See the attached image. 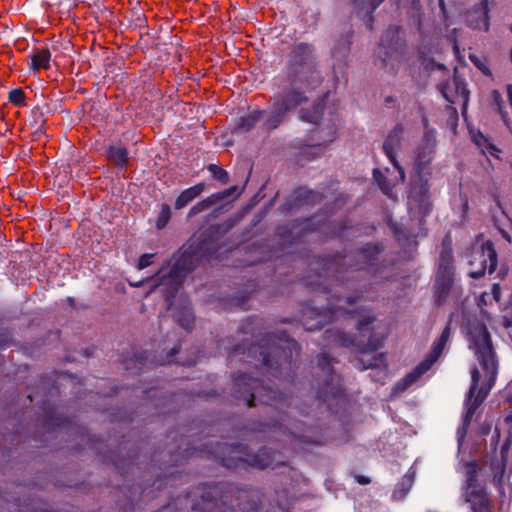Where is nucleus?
<instances>
[{"mask_svg":"<svg viewBox=\"0 0 512 512\" xmlns=\"http://www.w3.org/2000/svg\"><path fill=\"white\" fill-rule=\"evenodd\" d=\"M33 121L31 125L35 127L34 135L40 136L45 133L44 125L46 123V118L40 107H36L32 110Z\"/></svg>","mask_w":512,"mask_h":512,"instance_id":"nucleus-17","label":"nucleus"},{"mask_svg":"<svg viewBox=\"0 0 512 512\" xmlns=\"http://www.w3.org/2000/svg\"><path fill=\"white\" fill-rule=\"evenodd\" d=\"M477 358L488 376L485 386L478 389L480 373L476 367L471 371L472 384L468 393L466 403V414L464 423L468 425L482 402L488 396L490 390L495 384L497 376V361L492 350V343L489 332L485 327L480 329L479 335L474 340Z\"/></svg>","mask_w":512,"mask_h":512,"instance_id":"nucleus-1","label":"nucleus"},{"mask_svg":"<svg viewBox=\"0 0 512 512\" xmlns=\"http://www.w3.org/2000/svg\"><path fill=\"white\" fill-rule=\"evenodd\" d=\"M374 180L378 183L380 189L386 195H391L392 187L386 182L385 176L382 174L380 169L373 170Z\"/></svg>","mask_w":512,"mask_h":512,"instance_id":"nucleus-21","label":"nucleus"},{"mask_svg":"<svg viewBox=\"0 0 512 512\" xmlns=\"http://www.w3.org/2000/svg\"><path fill=\"white\" fill-rule=\"evenodd\" d=\"M505 420H506V422H507V423H512V412H511V413H509V414L506 416V419H505Z\"/></svg>","mask_w":512,"mask_h":512,"instance_id":"nucleus-37","label":"nucleus"},{"mask_svg":"<svg viewBox=\"0 0 512 512\" xmlns=\"http://www.w3.org/2000/svg\"><path fill=\"white\" fill-rule=\"evenodd\" d=\"M488 0H482L473 10L469 11L466 20L473 29L487 31L489 29Z\"/></svg>","mask_w":512,"mask_h":512,"instance_id":"nucleus-9","label":"nucleus"},{"mask_svg":"<svg viewBox=\"0 0 512 512\" xmlns=\"http://www.w3.org/2000/svg\"><path fill=\"white\" fill-rule=\"evenodd\" d=\"M68 302L72 305V304L74 303V298L69 297V298H68Z\"/></svg>","mask_w":512,"mask_h":512,"instance_id":"nucleus-40","label":"nucleus"},{"mask_svg":"<svg viewBox=\"0 0 512 512\" xmlns=\"http://www.w3.org/2000/svg\"><path fill=\"white\" fill-rule=\"evenodd\" d=\"M264 111H254L251 114L247 115L246 117L241 118L238 129L248 131L254 125L260 120V118L263 116Z\"/></svg>","mask_w":512,"mask_h":512,"instance_id":"nucleus-18","label":"nucleus"},{"mask_svg":"<svg viewBox=\"0 0 512 512\" xmlns=\"http://www.w3.org/2000/svg\"><path fill=\"white\" fill-rule=\"evenodd\" d=\"M454 85L456 87V96L450 95L448 92V86L444 85L441 87V93L443 97L449 102V103H455L457 100L456 98H461L464 102V104H467L469 91L466 89L465 85L461 82H458L454 80Z\"/></svg>","mask_w":512,"mask_h":512,"instance_id":"nucleus-15","label":"nucleus"},{"mask_svg":"<svg viewBox=\"0 0 512 512\" xmlns=\"http://www.w3.org/2000/svg\"><path fill=\"white\" fill-rule=\"evenodd\" d=\"M493 98L498 104L499 111L502 113V106H501V95L498 91H493Z\"/></svg>","mask_w":512,"mask_h":512,"instance_id":"nucleus-29","label":"nucleus"},{"mask_svg":"<svg viewBox=\"0 0 512 512\" xmlns=\"http://www.w3.org/2000/svg\"><path fill=\"white\" fill-rule=\"evenodd\" d=\"M106 155L109 163L117 170V175H122L125 179V173L128 168V137L125 133L118 140H112L106 148Z\"/></svg>","mask_w":512,"mask_h":512,"instance_id":"nucleus-6","label":"nucleus"},{"mask_svg":"<svg viewBox=\"0 0 512 512\" xmlns=\"http://www.w3.org/2000/svg\"><path fill=\"white\" fill-rule=\"evenodd\" d=\"M112 193L121 200H124L127 197L128 191L124 189L123 183L118 180L112 187Z\"/></svg>","mask_w":512,"mask_h":512,"instance_id":"nucleus-25","label":"nucleus"},{"mask_svg":"<svg viewBox=\"0 0 512 512\" xmlns=\"http://www.w3.org/2000/svg\"><path fill=\"white\" fill-rule=\"evenodd\" d=\"M474 142L482 150L483 153H488L494 157H499L500 150L490 143L481 133L474 135Z\"/></svg>","mask_w":512,"mask_h":512,"instance_id":"nucleus-16","label":"nucleus"},{"mask_svg":"<svg viewBox=\"0 0 512 512\" xmlns=\"http://www.w3.org/2000/svg\"><path fill=\"white\" fill-rule=\"evenodd\" d=\"M356 479L358 483L363 485L370 483V479L366 476H357Z\"/></svg>","mask_w":512,"mask_h":512,"instance_id":"nucleus-32","label":"nucleus"},{"mask_svg":"<svg viewBox=\"0 0 512 512\" xmlns=\"http://www.w3.org/2000/svg\"><path fill=\"white\" fill-rule=\"evenodd\" d=\"M402 128L401 127H396L389 135L388 137L386 138L384 144H383V149H384V152L386 154V156L389 158V160L393 163V165L395 166V168L398 169L399 171V176H400V180L401 181H404L405 179V174H404V170L402 169V167L399 166L398 162L396 161L395 159V156H394V150L396 147L399 146V143H400V135L402 133Z\"/></svg>","mask_w":512,"mask_h":512,"instance_id":"nucleus-10","label":"nucleus"},{"mask_svg":"<svg viewBox=\"0 0 512 512\" xmlns=\"http://www.w3.org/2000/svg\"><path fill=\"white\" fill-rule=\"evenodd\" d=\"M319 365L320 366H324V365H330V359L324 355H322L320 358H319Z\"/></svg>","mask_w":512,"mask_h":512,"instance_id":"nucleus-31","label":"nucleus"},{"mask_svg":"<svg viewBox=\"0 0 512 512\" xmlns=\"http://www.w3.org/2000/svg\"><path fill=\"white\" fill-rule=\"evenodd\" d=\"M372 366H373V364H372V363H369L368 365H364V366L362 367V369H367V368H370V367H372Z\"/></svg>","mask_w":512,"mask_h":512,"instance_id":"nucleus-39","label":"nucleus"},{"mask_svg":"<svg viewBox=\"0 0 512 512\" xmlns=\"http://www.w3.org/2000/svg\"><path fill=\"white\" fill-rule=\"evenodd\" d=\"M353 313L361 316V319L358 321L357 330L360 337L367 339V342H364L362 339L355 342L354 339L342 333H335L328 336V339L332 338V342L340 346H357L361 354H368L378 350L383 345L385 335L383 333H377L374 331V328L369 327V325L373 323L374 318L370 315H362V311H353Z\"/></svg>","mask_w":512,"mask_h":512,"instance_id":"nucleus-2","label":"nucleus"},{"mask_svg":"<svg viewBox=\"0 0 512 512\" xmlns=\"http://www.w3.org/2000/svg\"><path fill=\"white\" fill-rule=\"evenodd\" d=\"M70 422L69 418L56 414L54 410H49L44 416L43 427L50 432V430L65 428Z\"/></svg>","mask_w":512,"mask_h":512,"instance_id":"nucleus-14","label":"nucleus"},{"mask_svg":"<svg viewBox=\"0 0 512 512\" xmlns=\"http://www.w3.org/2000/svg\"><path fill=\"white\" fill-rule=\"evenodd\" d=\"M254 399H255V394H254V393H252V394H251L250 399L248 400V406H249V407H252V406H254V405H255V404H254Z\"/></svg>","mask_w":512,"mask_h":512,"instance_id":"nucleus-35","label":"nucleus"},{"mask_svg":"<svg viewBox=\"0 0 512 512\" xmlns=\"http://www.w3.org/2000/svg\"><path fill=\"white\" fill-rule=\"evenodd\" d=\"M116 290L121 292V293H125V286L123 283H119L117 286H116Z\"/></svg>","mask_w":512,"mask_h":512,"instance_id":"nucleus-34","label":"nucleus"},{"mask_svg":"<svg viewBox=\"0 0 512 512\" xmlns=\"http://www.w3.org/2000/svg\"><path fill=\"white\" fill-rule=\"evenodd\" d=\"M263 363H264V365L268 366L269 365V360L266 357H264L263 358Z\"/></svg>","mask_w":512,"mask_h":512,"instance_id":"nucleus-38","label":"nucleus"},{"mask_svg":"<svg viewBox=\"0 0 512 512\" xmlns=\"http://www.w3.org/2000/svg\"><path fill=\"white\" fill-rule=\"evenodd\" d=\"M502 118L504 119V121L507 123V120H506V115L502 113Z\"/></svg>","mask_w":512,"mask_h":512,"instance_id":"nucleus-42","label":"nucleus"},{"mask_svg":"<svg viewBox=\"0 0 512 512\" xmlns=\"http://www.w3.org/2000/svg\"><path fill=\"white\" fill-rule=\"evenodd\" d=\"M185 319L187 321L186 324L184 323H181V325L185 328V329H188L190 327V324L193 322L194 318L191 316L190 313L186 314L185 315Z\"/></svg>","mask_w":512,"mask_h":512,"instance_id":"nucleus-30","label":"nucleus"},{"mask_svg":"<svg viewBox=\"0 0 512 512\" xmlns=\"http://www.w3.org/2000/svg\"><path fill=\"white\" fill-rule=\"evenodd\" d=\"M130 11L132 12V18L134 21V28L130 27V40H133L136 35L139 36L137 45L140 49H146L151 44V36L148 32L147 19L144 15V9L140 7V0H130Z\"/></svg>","mask_w":512,"mask_h":512,"instance_id":"nucleus-7","label":"nucleus"},{"mask_svg":"<svg viewBox=\"0 0 512 512\" xmlns=\"http://www.w3.org/2000/svg\"><path fill=\"white\" fill-rule=\"evenodd\" d=\"M243 380H244L243 378H237L236 379V384L238 385L240 382H243Z\"/></svg>","mask_w":512,"mask_h":512,"instance_id":"nucleus-41","label":"nucleus"},{"mask_svg":"<svg viewBox=\"0 0 512 512\" xmlns=\"http://www.w3.org/2000/svg\"><path fill=\"white\" fill-rule=\"evenodd\" d=\"M28 398H29L31 401H33V396H32V394H29V395H28Z\"/></svg>","mask_w":512,"mask_h":512,"instance_id":"nucleus-43","label":"nucleus"},{"mask_svg":"<svg viewBox=\"0 0 512 512\" xmlns=\"http://www.w3.org/2000/svg\"><path fill=\"white\" fill-rule=\"evenodd\" d=\"M213 203H214V200L212 199V197H208V198L198 202L196 205H194L190 209L189 216H193V215L203 212L204 210L208 209Z\"/></svg>","mask_w":512,"mask_h":512,"instance_id":"nucleus-24","label":"nucleus"},{"mask_svg":"<svg viewBox=\"0 0 512 512\" xmlns=\"http://www.w3.org/2000/svg\"><path fill=\"white\" fill-rule=\"evenodd\" d=\"M450 337V327L447 326L442 331L440 337L434 342L430 353L421 361L412 372L407 374L397 385L401 390L408 388L425 374L441 356L448 339Z\"/></svg>","mask_w":512,"mask_h":512,"instance_id":"nucleus-3","label":"nucleus"},{"mask_svg":"<svg viewBox=\"0 0 512 512\" xmlns=\"http://www.w3.org/2000/svg\"><path fill=\"white\" fill-rule=\"evenodd\" d=\"M208 170L212 174V176L218 180L219 182L226 184L229 180L228 173L216 164H210L208 166Z\"/></svg>","mask_w":512,"mask_h":512,"instance_id":"nucleus-20","label":"nucleus"},{"mask_svg":"<svg viewBox=\"0 0 512 512\" xmlns=\"http://www.w3.org/2000/svg\"><path fill=\"white\" fill-rule=\"evenodd\" d=\"M305 98H303L298 92L289 93L281 104H277V113L273 116L271 121L265 123L266 129H274L282 121L283 114L301 104Z\"/></svg>","mask_w":512,"mask_h":512,"instance_id":"nucleus-8","label":"nucleus"},{"mask_svg":"<svg viewBox=\"0 0 512 512\" xmlns=\"http://www.w3.org/2000/svg\"><path fill=\"white\" fill-rule=\"evenodd\" d=\"M26 95L22 88L12 89L9 92L8 100L16 106L25 105Z\"/></svg>","mask_w":512,"mask_h":512,"instance_id":"nucleus-19","label":"nucleus"},{"mask_svg":"<svg viewBox=\"0 0 512 512\" xmlns=\"http://www.w3.org/2000/svg\"><path fill=\"white\" fill-rule=\"evenodd\" d=\"M28 58L30 59L29 67L34 72L50 68L51 53L48 48H34Z\"/></svg>","mask_w":512,"mask_h":512,"instance_id":"nucleus-12","label":"nucleus"},{"mask_svg":"<svg viewBox=\"0 0 512 512\" xmlns=\"http://www.w3.org/2000/svg\"><path fill=\"white\" fill-rule=\"evenodd\" d=\"M13 343L12 334L10 332L0 333V350H5Z\"/></svg>","mask_w":512,"mask_h":512,"instance_id":"nucleus-26","label":"nucleus"},{"mask_svg":"<svg viewBox=\"0 0 512 512\" xmlns=\"http://www.w3.org/2000/svg\"><path fill=\"white\" fill-rule=\"evenodd\" d=\"M205 189L204 183H198L192 187L183 190L175 200V209H182L190 202L196 199Z\"/></svg>","mask_w":512,"mask_h":512,"instance_id":"nucleus-13","label":"nucleus"},{"mask_svg":"<svg viewBox=\"0 0 512 512\" xmlns=\"http://www.w3.org/2000/svg\"><path fill=\"white\" fill-rule=\"evenodd\" d=\"M153 258L154 254L142 255L138 261L137 268L140 270L148 267L152 263Z\"/></svg>","mask_w":512,"mask_h":512,"instance_id":"nucleus-27","label":"nucleus"},{"mask_svg":"<svg viewBox=\"0 0 512 512\" xmlns=\"http://www.w3.org/2000/svg\"><path fill=\"white\" fill-rule=\"evenodd\" d=\"M466 501L471 504L473 512H492L485 489L477 484V464H466Z\"/></svg>","mask_w":512,"mask_h":512,"instance_id":"nucleus-4","label":"nucleus"},{"mask_svg":"<svg viewBox=\"0 0 512 512\" xmlns=\"http://www.w3.org/2000/svg\"><path fill=\"white\" fill-rule=\"evenodd\" d=\"M453 266L451 253H443L441 255V262L439 265V272L436 278L437 286L443 289L449 288L452 283Z\"/></svg>","mask_w":512,"mask_h":512,"instance_id":"nucleus-11","label":"nucleus"},{"mask_svg":"<svg viewBox=\"0 0 512 512\" xmlns=\"http://www.w3.org/2000/svg\"><path fill=\"white\" fill-rule=\"evenodd\" d=\"M492 294H493L495 301L498 302L501 298V288H500L499 284H494L492 286Z\"/></svg>","mask_w":512,"mask_h":512,"instance_id":"nucleus-28","label":"nucleus"},{"mask_svg":"<svg viewBox=\"0 0 512 512\" xmlns=\"http://www.w3.org/2000/svg\"><path fill=\"white\" fill-rule=\"evenodd\" d=\"M170 217H171V210H170L169 205L163 204L161 206V211L159 213V216H158V219L156 222L157 228H159V229L164 228L167 225V223L169 222Z\"/></svg>","mask_w":512,"mask_h":512,"instance_id":"nucleus-22","label":"nucleus"},{"mask_svg":"<svg viewBox=\"0 0 512 512\" xmlns=\"http://www.w3.org/2000/svg\"><path fill=\"white\" fill-rule=\"evenodd\" d=\"M479 262V267L473 268L469 275L478 279L485 275L486 271L493 273L497 267V254L491 241L482 244L481 251L473 254L470 265L474 266Z\"/></svg>","mask_w":512,"mask_h":512,"instance_id":"nucleus-5","label":"nucleus"},{"mask_svg":"<svg viewBox=\"0 0 512 512\" xmlns=\"http://www.w3.org/2000/svg\"><path fill=\"white\" fill-rule=\"evenodd\" d=\"M322 113V109L319 106H314L312 111L303 112L301 119L306 122L317 123Z\"/></svg>","mask_w":512,"mask_h":512,"instance_id":"nucleus-23","label":"nucleus"},{"mask_svg":"<svg viewBox=\"0 0 512 512\" xmlns=\"http://www.w3.org/2000/svg\"><path fill=\"white\" fill-rule=\"evenodd\" d=\"M507 97H508L509 104L512 108V85L507 86Z\"/></svg>","mask_w":512,"mask_h":512,"instance_id":"nucleus-33","label":"nucleus"},{"mask_svg":"<svg viewBox=\"0 0 512 512\" xmlns=\"http://www.w3.org/2000/svg\"><path fill=\"white\" fill-rule=\"evenodd\" d=\"M439 5L441 7L442 12L445 14V4L444 0H439Z\"/></svg>","mask_w":512,"mask_h":512,"instance_id":"nucleus-36","label":"nucleus"}]
</instances>
